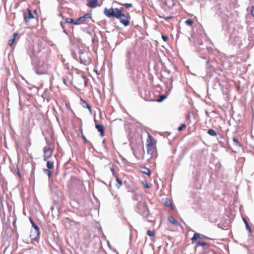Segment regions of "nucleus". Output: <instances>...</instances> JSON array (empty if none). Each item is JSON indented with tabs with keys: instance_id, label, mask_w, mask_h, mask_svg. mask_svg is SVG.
Instances as JSON below:
<instances>
[{
	"instance_id": "obj_40",
	"label": "nucleus",
	"mask_w": 254,
	"mask_h": 254,
	"mask_svg": "<svg viewBox=\"0 0 254 254\" xmlns=\"http://www.w3.org/2000/svg\"><path fill=\"white\" fill-rule=\"evenodd\" d=\"M205 239H208V238H207V237H205Z\"/></svg>"
},
{
	"instance_id": "obj_28",
	"label": "nucleus",
	"mask_w": 254,
	"mask_h": 254,
	"mask_svg": "<svg viewBox=\"0 0 254 254\" xmlns=\"http://www.w3.org/2000/svg\"><path fill=\"white\" fill-rule=\"evenodd\" d=\"M186 127V125L185 124L182 125L180 127L178 128V130L179 131L183 130L184 128Z\"/></svg>"
},
{
	"instance_id": "obj_23",
	"label": "nucleus",
	"mask_w": 254,
	"mask_h": 254,
	"mask_svg": "<svg viewBox=\"0 0 254 254\" xmlns=\"http://www.w3.org/2000/svg\"><path fill=\"white\" fill-rule=\"evenodd\" d=\"M73 22H74V20L71 18H67L65 20V22L67 23L73 24Z\"/></svg>"
},
{
	"instance_id": "obj_4",
	"label": "nucleus",
	"mask_w": 254,
	"mask_h": 254,
	"mask_svg": "<svg viewBox=\"0 0 254 254\" xmlns=\"http://www.w3.org/2000/svg\"><path fill=\"white\" fill-rule=\"evenodd\" d=\"M44 160L46 161L51 156L52 154V150L49 147H45L44 149Z\"/></svg>"
},
{
	"instance_id": "obj_31",
	"label": "nucleus",
	"mask_w": 254,
	"mask_h": 254,
	"mask_svg": "<svg viewBox=\"0 0 254 254\" xmlns=\"http://www.w3.org/2000/svg\"><path fill=\"white\" fill-rule=\"evenodd\" d=\"M251 11H252V14L254 17V6L252 7Z\"/></svg>"
},
{
	"instance_id": "obj_7",
	"label": "nucleus",
	"mask_w": 254,
	"mask_h": 254,
	"mask_svg": "<svg viewBox=\"0 0 254 254\" xmlns=\"http://www.w3.org/2000/svg\"><path fill=\"white\" fill-rule=\"evenodd\" d=\"M30 222L32 225L33 228H34L35 230V233L36 235V236L38 237L40 235V230L39 228L37 225H36L35 223L32 221L31 219H30Z\"/></svg>"
},
{
	"instance_id": "obj_9",
	"label": "nucleus",
	"mask_w": 254,
	"mask_h": 254,
	"mask_svg": "<svg viewBox=\"0 0 254 254\" xmlns=\"http://www.w3.org/2000/svg\"><path fill=\"white\" fill-rule=\"evenodd\" d=\"M87 5L90 7L94 8L97 5V0H88Z\"/></svg>"
},
{
	"instance_id": "obj_25",
	"label": "nucleus",
	"mask_w": 254,
	"mask_h": 254,
	"mask_svg": "<svg viewBox=\"0 0 254 254\" xmlns=\"http://www.w3.org/2000/svg\"><path fill=\"white\" fill-rule=\"evenodd\" d=\"M244 222L246 224V228L247 230H248L250 232H251V229L249 226V225L248 224V223L247 222V221L246 220V219H244Z\"/></svg>"
},
{
	"instance_id": "obj_22",
	"label": "nucleus",
	"mask_w": 254,
	"mask_h": 254,
	"mask_svg": "<svg viewBox=\"0 0 254 254\" xmlns=\"http://www.w3.org/2000/svg\"><path fill=\"white\" fill-rule=\"evenodd\" d=\"M44 172L45 174H47L49 176V178H50L51 177V171L49 170V169H44Z\"/></svg>"
},
{
	"instance_id": "obj_6",
	"label": "nucleus",
	"mask_w": 254,
	"mask_h": 254,
	"mask_svg": "<svg viewBox=\"0 0 254 254\" xmlns=\"http://www.w3.org/2000/svg\"><path fill=\"white\" fill-rule=\"evenodd\" d=\"M95 122L96 123V128L97 129L98 131L100 132L101 136H103L104 135V126L101 125H98L96 124V121L95 120Z\"/></svg>"
},
{
	"instance_id": "obj_11",
	"label": "nucleus",
	"mask_w": 254,
	"mask_h": 254,
	"mask_svg": "<svg viewBox=\"0 0 254 254\" xmlns=\"http://www.w3.org/2000/svg\"><path fill=\"white\" fill-rule=\"evenodd\" d=\"M168 220L170 222H171L177 226L179 225V222L177 220H176L173 216H169L168 217Z\"/></svg>"
},
{
	"instance_id": "obj_27",
	"label": "nucleus",
	"mask_w": 254,
	"mask_h": 254,
	"mask_svg": "<svg viewBox=\"0 0 254 254\" xmlns=\"http://www.w3.org/2000/svg\"><path fill=\"white\" fill-rule=\"evenodd\" d=\"M84 21H82V20H79V18H78L76 21V22H73V24H75V25H77V24H80L81 23H83Z\"/></svg>"
},
{
	"instance_id": "obj_37",
	"label": "nucleus",
	"mask_w": 254,
	"mask_h": 254,
	"mask_svg": "<svg viewBox=\"0 0 254 254\" xmlns=\"http://www.w3.org/2000/svg\"><path fill=\"white\" fill-rule=\"evenodd\" d=\"M82 79L84 80L85 84H86V81L85 79L83 77H82Z\"/></svg>"
},
{
	"instance_id": "obj_1",
	"label": "nucleus",
	"mask_w": 254,
	"mask_h": 254,
	"mask_svg": "<svg viewBox=\"0 0 254 254\" xmlns=\"http://www.w3.org/2000/svg\"><path fill=\"white\" fill-rule=\"evenodd\" d=\"M104 14L108 17H116L120 19V22L125 26H128L130 22L129 21V14L126 15L124 12V8H111L104 9Z\"/></svg>"
},
{
	"instance_id": "obj_29",
	"label": "nucleus",
	"mask_w": 254,
	"mask_h": 254,
	"mask_svg": "<svg viewBox=\"0 0 254 254\" xmlns=\"http://www.w3.org/2000/svg\"><path fill=\"white\" fill-rule=\"evenodd\" d=\"M124 6H125L127 8H129L132 6V4L131 3H124L123 4Z\"/></svg>"
},
{
	"instance_id": "obj_30",
	"label": "nucleus",
	"mask_w": 254,
	"mask_h": 254,
	"mask_svg": "<svg viewBox=\"0 0 254 254\" xmlns=\"http://www.w3.org/2000/svg\"><path fill=\"white\" fill-rule=\"evenodd\" d=\"M162 38L164 41H167L168 39V37L165 35H162Z\"/></svg>"
},
{
	"instance_id": "obj_36",
	"label": "nucleus",
	"mask_w": 254,
	"mask_h": 254,
	"mask_svg": "<svg viewBox=\"0 0 254 254\" xmlns=\"http://www.w3.org/2000/svg\"><path fill=\"white\" fill-rule=\"evenodd\" d=\"M63 82L65 84H66V80L65 79H63Z\"/></svg>"
},
{
	"instance_id": "obj_26",
	"label": "nucleus",
	"mask_w": 254,
	"mask_h": 254,
	"mask_svg": "<svg viewBox=\"0 0 254 254\" xmlns=\"http://www.w3.org/2000/svg\"><path fill=\"white\" fill-rule=\"evenodd\" d=\"M147 234L148 235H149L150 237H153L154 235V231H151L150 230H148L147 231Z\"/></svg>"
},
{
	"instance_id": "obj_3",
	"label": "nucleus",
	"mask_w": 254,
	"mask_h": 254,
	"mask_svg": "<svg viewBox=\"0 0 254 254\" xmlns=\"http://www.w3.org/2000/svg\"><path fill=\"white\" fill-rule=\"evenodd\" d=\"M48 66L47 64H43L42 66L39 67L36 70V72L38 74H47L48 73Z\"/></svg>"
},
{
	"instance_id": "obj_35",
	"label": "nucleus",
	"mask_w": 254,
	"mask_h": 254,
	"mask_svg": "<svg viewBox=\"0 0 254 254\" xmlns=\"http://www.w3.org/2000/svg\"><path fill=\"white\" fill-rule=\"evenodd\" d=\"M83 139H84V140L85 141L87 142V139H86V138H85V136H83Z\"/></svg>"
},
{
	"instance_id": "obj_33",
	"label": "nucleus",
	"mask_w": 254,
	"mask_h": 254,
	"mask_svg": "<svg viewBox=\"0 0 254 254\" xmlns=\"http://www.w3.org/2000/svg\"><path fill=\"white\" fill-rule=\"evenodd\" d=\"M172 17V16H168V17H164V18L166 20H168V19L171 18Z\"/></svg>"
},
{
	"instance_id": "obj_39",
	"label": "nucleus",
	"mask_w": 254,
	"mask_h": 254,
	"mask_svg": "<svg viewBox=\"0 0 254 254\" xmlns=\"http://www.w3.org/2000/svg\"><path fill=\"white\" fill-rule=\"evenodd\" d=\"M61 24L62 26H63V23L61 22Z\"/></svg>"
},
{
	"instance_id": "obj_38",
	"label": "nucleus",
	"mask_w": 254,
	"mask_h": 254,
	"mask_svg": "<svg viewBox=\"0 0 254 254\" xmlns=\"http://www.w3.org/2000/svg\"><path fill=\"white\" fill-rule=\"evenodd\" d=\"M170 206L171 207V209H173V207L172 204L171 203L170 204Z\"/></svg>"
},
{
	"instance_id": "obj_16",
	"label": "nucleus",
	"mask_w": 254,
	"mask_h": 254,
	"mask_svg": "<svg viewBox=\"0 0 254 254\" xmlns=\"http://www.w3.org/2000/svg\"><path fill=\"white\" fill-rule=\"evenodd\" d=\"M142 172L143 174H146L149 176H150V171L149 169H148L147 168H144L143 169V170L142 171Z\"/></svg>"
},
{
	"instance_id": "obj_13",
	"label": "nucleus",
	"mask_w": 254,
	"mask_h": 254,
	"mask_svg": "<svg viewBox=\"0 0 254 254\" xmlns=\"http://www.w3.org/2000/svg\"><path fill=\"white\" fill-rule=\"evenodd\" d=\"M91 18V14L90 13H86L83 16L79 18V20L83 21L84 19H90Z\"/></svg>"
},
{
	"instance_id": "obj_17",
	"label": "nucleus",
	"mask_w": 254,
	"mask_h": 254,
	"mask_svg": "<svg viewBox=\"0 0 254 254\" xmlns=\"http://www.w3.org/2000/svg\"><path fill=\"white\" fill-rule=\"evenodd\" d=\"M207 133L211 136H215L216 135V131L212 129H209L208 130Z\"/></svg>"
},
{
	"instance_id": "obj_15",
	"label": "nucleus",
	"mask_w": 254,
	"mask_h": 254,
	"mask_svg": "<svg viewBox=\"0 0 254 254\" xmlns=\"http://www.w3.org/2000/svg\"><path fill=\"white\" fill-rule=\"evenodd\" d=\"M82 105L84 108H87L89 111L91 112V109L89 105L85 101H83Z\"/></svg>"
},
{
	"instance_id": "obj_2",
	"label": "nucleus",
	"mask_w": 254,
	"mask_h": 254,
	"mask_svg": "<svg viewBox=\"0 0 254 254\" xmlns=\"http://www.w3.org/2000/svg\"><path fill=\"white\" fill-rule=\"evenodd\" d=\"M146 149L148 154H152L154 150V145L152 136L148 134L146 139Z\"/></svg>"
},
{
	"instance_id": "obj_8",
	"label": "nucleus",
	"mask_w": 254,
	"mask_h": 254,
	"mask_svg": "<svg viewBox=\"0 0 254 254\" xmlns=\"http://www.w3.org/2000/svg\"><path fill=\"white\" fill-rule=\"evenodd\" d=\"M137 208L140 211H141V210H145L146 209L145 203L144 202V201H139L138 202Z\"/></svg>"
},
{
	"instance_id": "obj_18",
	"label": "nucleus",
	"mask_w": 254,
	"mask_h": 254,
	"mask_svg": "<svg viewBox=\"0 0 254 254\" xmlns=\"http://www.w3.org/2000/svg\"><path fill=\"white\" fill-rule=\"evenodd\" d=\"M47 167L48 169H51L53 168V163L50 161H47Z\"/></svg>"
},
{
	"instance_id": "obj_34",
	"label": "nucleus",
	"mask_w": 254,
	"mask_h": 254,
	"mask_svg": "<svg viewBox=\"0 0 254 254\" xmlns=\"http://www.w3.org/2000/svg\"><path fill=\"white\" fill-rule=\"evenodd\" d=\"M111 171L113 174V175L115 174V171H114V168H111Z\"/></svg>"
},
{
	"instance_id": "obj_21",
	"label": "nucleus",
	"mask_w": 254,
	"mask_h": 254,
	"mask_svg": "<svg viewBox=\"0 0 254 254\" xmlns=\"http://www.w3.org/2000/svg\"><path fill=\"white\" fill-rule=\"evenodd\" d=\"M233 142H234V144H235L236 146H239V147H240V146H241L240 143V142H239V140H238L237 138H233Z\"/></svg>"
},
{
	"instance_id": "obj_19",
	"label": "nucleus",
	"mask_w": 254,
	"mask_h": 254,
	"mask_svg": "<svg viewBox=\"0 0 254 254\" xmlns=\"http://www.w3.org/2000/svg\"><path fill=\"white\" fill-rule=\"evenodd\" d=\"M199 238V234L195 233L194 234L193 236L192 237L191 240L193 241Z\"/></svg>"
},
{
	"instance_id": "obj_20",
	"label": "nucleus",
	"mask_w": 254,
	"mask_h": 254,
	"mask_svg": "<svg viewBox=\"0 0 254 254\" xmlns=\"http://www.w3.org/2000/svg\"><path fill=\"white\" fill-rule=\"evenodd\" d=\"M166 98V96L164 95H161L159 96V99H157V101L158 102H162L165 98Z\"/></svg>"
},
{
	"instance_id": "obj_24",
	"label": "nucleus",
	"mask_w": 254,
	"mask_h": 254,
	"mask_svg": "<svg viewBox=\"0 0 254 254\" xmlns=\"http://www.w3.org/2000/svg\"><path fill=\"white\" fill-rule=\"evenodd\" d=\"M186 23L189 26H191L193 23V21L191 19H189L186 21Z\"/></svg>"
},
{
	"instance_id": "obj_14",
	"label": "nucleus",
	"mask_w": 254,
	"mask_h": 254,
	"mask_svg": "<svg viewBox=\"0 0 254 254\" xmlns=\"http://www.w3.org/2000/svg\"><path fill=\"white\" fill-rule=\"evenodd\" d=\"M116 178V181L117 182V184H116V187L119 189L123 185L122 181L117 176Z\"/></svg>"
},
{
	"instance_id": "obj_10",
	"label": "nucleus",
	"mask_w": 254,
	"mask_h": 254,
	"mask_svg": "<svg viewBox=\"0 0 254 254\" xmlns=\"http://www.w3.org/2000/svg\"><path fill=\"white\" fill-rule=\"evenodd\" d=\"M18 33H14L13 34V37L12 38L10 39L9 41H8V45L10 46V47H12V45H13V44L14 43V41H15L16 40V37L18 35Z\"/></svg>"
},
{
	"instance_id": "obj_32",
	"label": "nucleus",
	"mask_w": 254,
	"mask_h": 254,
	"mask_svg": "<svg viewBox=\"0 0 254 254\" xmlns=\"http://www.w3.org/2000/svg\"><path fill=\"white\" fill-rule=\"evenodd\" d=\"M145 187L146 188H150V186L146 182H145Z\"/></svg>"
},
{
	"instance_id": "obj_5",
	"label": "nucleus",
	"mask_w": 254,
	"mask_h": 254,
	"mask_svg": "<svg viewBox=\"0 0 254 254\" xmlns=\"http://www.w3.org/2000/svg\"><path fill=\"white\" fill-rule=\"evenodd\" d=\"M27 12H25L23 14L24 20L28 22L31 19L34 18V16L30 10H27Z\"/></svg>"
},
{
	"instance_id": "obj_12",
	"label": "nucleus",
	"mask_w": 254,
	"mask_h": 254,
	"mask_svg": "<svg viewBox=\"0 0 254 254\" xmlns=\"http://www.w3.org/2000/svg\"><path fill=\"white\" fill-rule=\"evenodd\" d=\"M196 247H203L204 248H207L208 247V244L203 242H198L196 245Z\"/></svg>"
}]
</instances>
